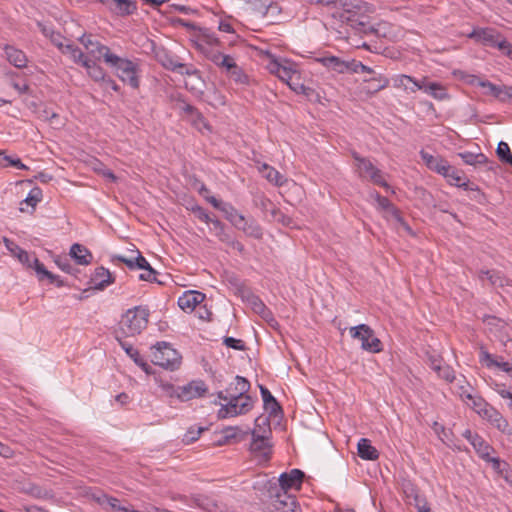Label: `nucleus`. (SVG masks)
Segmentation results:
<instances>
[{
    "mask_svg": "<svg viewBox=\"0 0 512 512\" xmlns=\"http://www.w3.org/2000/svg\"><path fill=\"white\" fill-rule=\"evenodd\" d=\"M152 349H154L152 352V362L155 365L171 371L180 367L182 357L170 343L165 341L157 342Z\"/></svg>",
    "mask_w": 512,
    "mask_h": 512,
    "instance_id": "20e7f679",
    "label": "nucleus"
},
{
    "mask_svg": "<svg viewBox=\"0 0 512 512\" xmlns=\"http://www.w3.org/2000/svg\"><path fill=\"white\" fill-rule=\"evenodd\" d=\"M150 311L145 306H135L128 309L122 316L119 323V329L115 331L121 336V340L125 337H133L139 335L148 325Z\"/></svg>",
    "mask_w": 512,
    "mask_h": 512,
    "instance_id": "f257e3e1",
    "label": "nucleus"
},
{
    "mask_svg": "<svg viewBox=\"0 0 512 512\" xmlns=\"http://www.w3.org/2000/svg\"><path fill=\"white\" fill-rule=\"evenodd\" d=\"M463 437L467 439L473 446L477 454L482 459H488V453L494 451L493 447L490 446L480 435L473 433L471 430L466 429L462 433Z\"/></svg>",
    "mask_w": 512,
    "mask_h": 512,
    "instance_id": "2eb2a0df",
    "label": "nucleus"
},
{
    "mask_svg": "<svg viewBox=\"0 0 512 512\" xmlns=\"http://www.w3.org/2000/svg\"><path fill=\"white\" fill-rule=\"evenodd\" d=\"M251 410V405L248 402H241L235 404L234 402L227 401L226 404H222L217 412L219 419H225L228 417H235L238 415L247 414Z\"/></svg>",
    "mask_w": 512,
    "mask_h": 512,
    "instance_id": "f3484780",
    "label": "nucleus"
},
{
    "mask_svg": "<svg viewBox=\"0 0 512 512\" xmlns=\"http://www.w3.org/2000/svg\"><path fill=\"white\" fill-rule=\"evenodd\" d=\"M305 478V473L300 469H292L290 472L282 473L278 481L275 479H271L266 481L264 487H270L274 491H287L291 488H295L296 490H300L302 482Z\"/></svg>",
    "mask_w": 512,
    "mask_h": 512,
    "instance_id": "0eeeda50",
    "label": "nucleus"
},
{
    "mask_svg": "<svg viewBox=\"0 0 512 512\" xmlns=\"http://www.w3.org/2000/svg\"><path fill=\"white\" fill-rule=\"evenodd\" d=\"M468 37L485 46L497 48L499 50H504L506 48L505 38L494 28H475Z\"/></svg>",
    "mask_w": 512,
    "mask_h": 512,
    "instance_id": "6e6552de",
    "label": "nucleus"
},
{
    "mask_svg": "<svg viewBox=\"0 0 512 512\" xmlns=\"http://www.w3.org/2000/svg\"><path fill=\"white\" fill-rule=\"evenodd\" d=\"M358 455L364 460H376L379 457V452L371 445L370 440L361 438L357 445Z\"/></svg>",
    "mask_w": 512,
    "mask_h": 512,
    "instance_id": "7c9ffc66",
    "label": "nucleus"
},
{
    "mask_svg": "<svg viewBox=\"0 0 512 512\" xmlns=\"http://www.w3.org/2000/svg\"><path fill=\"white\" fill-rule=\"evenodd\" d=\"M288 85L290 88L295 91L298 94H304L306 96H310V94L313 92V89L310 87H306L304 84L301 83H294L293 81L288 82Z\"/></svg>",
    "mask_w": 512,
    "mask_h": 512,
    "instance_id": "338daca9",
    "label": "nucleus"
},
{
    "mask_svg": "<svg viewBox=\"0 0 512 512\" xmlns=\"http://www.w3.org/2000/svg\"><path fill=\"white\" fill-rule=\"evenodd\" d=\"M191 210L199 220H201L205 223H212L216 230H222V222L220 220H218L217 218L210 217L207 210L204 209L203 207H201L199 205H195L192 207Z\"/></svg>",
    "mask_w": 512,
    "mask_h": 512,
    "instance_id": "e433bc0d",
    "label": "nucleus"
},
{
    "mask_svg": "<svg viewBox=\"0 0 512 512\" xmlns=\"http://www.w3.org/2000/svg\"><path fill=\"white\" fill-rule=\"evenodd\" d=\"M418 90H423L436 100H445L449 98L446 88L438 82H427L426 78L419 81L417 85Z\"/></svg>",
    "mask_w": 512,
    "mask_h": 512,
    "instance_id": "5701e85b",
    "label": "nucleus"
},
{
    "mask_svg": "<svg viewBox=\"0 0 512 512\" xmlns=\"http://www.w3.org/2000/svg\"><path fill=\"white\" fill-rule=\"evenodd\" d=\"M479 85H480L481 87H483V88H487V89H488L487 93H488V94H490V95H492V96H494L495 98H497V99H498V96H500V95H499V93H500V88H501V86H500V85H495V84H493L492 82H490V81H488V80L480 81V82H479Z\"/></svg>",
    "mask_w": 512,
    "mask_h": 512,
    "instance_id": "0e129e2a",
    "label": "nucleus"
},
{
    "mask_svg": "<svg viewBox=\"0 0 512 512\" xmlns=\"http://www.w3.org/2000/svg\"><path fill=\"white\" fill-rule=\"evenodd\" d=\"M205 299V295L199 291H186L178 298V306L183 311H193Z\"/></svg>",
    "mask_w": 512,
    "mask_h": 512,
    "instance_id": "4be33fe9",
    "label": "nucleus"
},
{
    "mask_svg": "<svg viewBox=\"0 0 512 512\" xmlns=\"http://www.w3.org/2000/svg\"><path fill=\"white\" fill-rule=\"evenodd\" d=\"M397 81L398 86H403L405 89H410L413 92L417 89V85L419 84V81L408 75H401Z\"/></svg>",
    "mask_w": 512,
    "mask_h": 512,
    "instance_id": "bf43d9fd",
    "label": "nucleus"
},
{
    "mask_svg": "<svg viewBox=\"0 0 512 512\" xmlns=\"http://www.w3.org/2000/svg\"><path fill=\"white\" fill-rule=\"evenodd\" d=\"M250 387V382L245 377L236 376L234 381L224 391L217 392V397L221 400L234 402L235 404L248 402L252 409L254 399L248 394Z\"/></svg>",
    "mask_w": 512,
    "mask_h": 512,
    "instance_id": "7ed1b4c3",
    "label": "nucleus"
},
{
    "mask_svg": "<svg viewBox=\"0 0 512 512\" xmlns=\"http://www.w3.org/2000/svg\"><path fill=\"white\" fill-rule=\"evenodd\" d=\"M5 55L10 64L17 68H24L27 65V57L25 53L14 46L5 45Z\"/></svg>",
    "mask_w": 512,
    "mask_h": 512,
    "instance_id": "bb28decb",
    "label": "nucleus"
},
{
    "mask_svg": "<svg viewBox=\"0 0 512 512\" xmlns=\"http://www.w3.org/2000/svg\"><path fill=\"white\" fill-rule=\"evenodd\" d=\"M369 179L376 185L389 189L390 186L386 182V180L382 176V172L379 169H376L370 176Z\"/></svg>",
    "mask_w": 512,
    "mask_h": 512,
    "instance_id": "e2e57ef3",
    "label": "nucleus"
},
{
    "mask_svg": "<svg viewBox=\"0 0 512 512\" xmlns=\"http://www.w3.org/2000/svg\"><path fill=\"white\" fill-rule=\"evenodd\" d=\"M106 64L114 69L121 81L128 83L133 89L139 88L138 65L136 63L113 54L112 56H107Z\"/></svg>",
    "mask_w": 512,
    "mask_h": 512,
    "instance_id": "f03ea898",
    "label": "nucleus"
},
{
    "mask_svg": "<svg viewBox=\"0 0 512 512\" xmlns=\"http://www.w3.org/2000/svg\"><path fill=\"white\" fill-rule=\"evenodd\" d=\"M223 344L227 346L228 348L238 350V351H244L246 350V344L241 339H236L234 337L225 336L223 338Z\"/></svg>",
    "mask_w": 512,
    "mask_h": 512,
    "instance_id": "4d7b16f0",
    "label": "nucleus"
},
{
    "mask_svg": "<svg viewBox=\"0 0 512 512\" xmlns=\"http://www.w3.org/2000/svg\"><path fill=\"white\" fill-rule=\"evenodd\" d=\"M198 43L204 44L207 47H214L219 46L221 42L213 33L203 30Z\"/></svg>",
    "mask_w": 512,
    "mask_h": 512,
    "instance_id": "6e6d98bb",
    "label": "nucleus"
},
{
    "mask_svg": "<svg viewBox=\"0 0 512 512\" xmlns=\"http://www.w3.org/2000/svg\"><path fill=\"white\" fill-rule=\"evenodd\" d=\"M115 8H110L116 15L125 17L136 13L137 2L135 0H111Z\"/></svg>",
    "mask_w": 512,
    "mask_h": 512,
    "instance_id": "c756f323",
    "label": "nucleus"
},
{
    "mask_svg": "<svg viewBox=\"0 0 512 512\" xmlns=\"http://www.w3.org/2000/svg\"><path fill=\"white\" fill-rule=\"evenodd\" d=\"M0 165L8 167L13 166L18 169H27V167L21 162L19 158L13 159L12 157L5 155L0 151Z\"/></svg>",
    "mask_w": 512,
    "mask_h": 512,
    "instance_id": "864d4df0",
    "label": "nucleus"
},
{
    "mask_svg": "<svg viewBox=\"0 0 512 512\" xmlns=\"http://www.w3.org/2000/svg\"><path fill=\"white\" fill-rule=\"evenodd\" d=\"M132 264H133V266H132L131 270L141 269L144 271H150L151 265L145 259V257L142 256V254L139 251H137V257L135 259H133Z\"/></svg>",
    "mask_w": 512,
    "mask_h": 512,
    "instance_id": "052dcab7",
    "label": "nucleus"
},
{
    "mask_svg": "<svg viewBox=\"0 0 512 512\" xmlns=\"http://www.w3.org/2000/svg\"><path fill=\"white\" fill-rule=\"evenodd\" d=\"M36 272L37 278L39 281H43L44 279H48L50 284H54V280H56L55 274L48 271L43 263L39 261L37 257L33 259V268Z\"/></svg>",
    "mask_w": 512,
    "mask_h": 512,
    "instance_id": "ea45409f",
    "label": "nucleus"
},
{
    "mask_svg": "<svg viewBox=\"0 0 512 512\" xmlns=\"http://www.w3.org/2000/svg\"><path fill=\"white\" fill-rule=\"evenodd\" d=\"M461 174H463L462 171L450 165L449 172L445 173L443 177L446 178L450 185L459 186L460 181L464 180V177Z\"/></svg>",
    "mask_w": 512,
    "mask_h": 512,
    "instance_id": "603ef678",
    "label": "nucleus"
},
{
    "mask_svg": "<svg viewBox=\"0 0 512 512\" xmlns=\"http://www.w3.org/2000/svg\"><path fill=\"white\" fill-rule=\"evenodd\" d=\"M106 502L110 506V508L115 512H140L138 510L130 509L129 507L122 506L120 500L114 497H107Z\"/></svg>",
    "mask_w": 512,
    "mask_h": 512,
    "instance_id": "13d9d810",
    "label": "nucleus"
},
{
    "mask_svg": "<svg viewBox=\"0 0 512 512\" xmlns=\"http://www.w3.org/2000/svg\"><path fill=\"white\" fill-rule=\"evenodd\" d=\"M349 333L352 338L361 341V348L371 353H379L383 350L382 342L374 334L373 329L366 325L360 324L351 327Z\"/></svg>",
    "mask_w": 512,
    "mask_h": 512,
    "instance_id": "423d86ee",
    "label": "nucleus"
},
{
    "mask_svg": "<svg viewBox=\"0 0 512 512\" xmlns=\"http://www.w3.org/2000/svg\"><path fill=\"white\" fill-rule=\"evenodd\" d=\"M81 44L84 45L86 50L88 51V54L92 56L95 60H103L105 63H107V56H112L113 53H111L110 48L106 45L101 44L100 42L93 40L92 35H83L80 38Z\"/></svg>",
    "mask_w": 512,
    "mask_h": 512,
    "instance_id": "9b49d317",
    "label": "nucleus"
},
{
    "mask_svg": "<svg viewBox=\"0 0 512 512\" xmlns=\"http://www.w3.org/2000/svg\"><path fill=\"white\" fill-rule=\"evenodd\" d=\"M347 72H350V73H368V74H371V75L375 74V72L373 71L372 68L364 65L362 62L357 61L355 59H353L351 61H348Z\"/></svg>",
    "mask_w": 512,
    "mask_h": 512,
    "instance_id": "8fccbe9b",
    "label": "nucleus"
},
{
    "mask_svg": "<svg viewBox=\"0 0 512 512\" xmlns=\"http://www.w3.org/2000/svg\"><path fill=\"white\" fill-rule=\"evenodd\" d=\"M271 9H273V3L266 4L259 0H256L253 3V10L260 13L262 16H266L268 14L269 10H271Z\"/></svg>",
    "mask_w": 512,
    "mask_h": 512,
    "instance_id": "69168bd1",
    "label": "nucleus"
},
{
    "mask_svg": "<svg viewBox=\"0 0 512 512\" xmlns=\"http://www.w3.org/2000/svg\"><path fill=\"white\" fill-rule=\"evenodd\" d=\"M500 96H498V100L501 102H508L512 100V86L502 85L500 88Z\"/></svg>",
    "mask_w": 512,
    "mask_h": 512,
    "instance_id": "774afa93",
    "label": "nucleus"
},
{
    "mask_svg": "<svg viewBox=\"0 0 512 512\" xmlns=\"http://www.w3.org/2000/svg\"><path fill=\"white\" fill-rule=\"evenodd\" d=\"M316 61L321 63L326 68L338 73H347L348 61H344L336 56H325L316 58Z\"/></svg>",
    "mask_w": 512,
    "mask_h": 512,
    "instance_id": "cd10ccee",
    "label": "nucleus"
},
{
    "mask_svg": "<svg viewBox=\"0 0 512 512\" xmlns=\"http://www.w3.org/2000/svg\"><path fill=\"white\" fill-rule=\"evenodd\" d=\"M271 72L275 73L281 80L288 82L293 81L294 77L298 78V72L291 66H285L277 61L271 63Z\"/></svg>",
    "mask_w": 512,
    "mask_h": 512,
    "instance_id": "c85d7f7f",
    "label": "nucleus"
},
{
    "mask_svg": "<svg viewBox=\"0 0 512 512\" xmlns=\"http://www.w3.org/2000/svg\"><path fill=\"white\" fill-rule=\"evenodd\" d=\"M479 278L480 280L487 279L494 287H504L508 284V279L496 270H481L479 272Z\"/></svg>",
    "mask_w": 512,
    "mask_h": 512,
    "instance_id": "473e14b6",
    "label": "nucleus"
},
{
    "mask_svg": "<svg viewBox=\"0 0 512 512\" xmlns=\"http://www.w3.org/2000/svg\"><path fill=\"white\" fill-rule=\"evenodd\" d=\"M42 200V190L39 187H34L30 190L28 196L21 201L20 205L26 204L27 206H31L30 214H32L35 210L37 203Z\"/></svg>",
    "mask_w": 512,
    "mask_h": 512,
    "instance_id": "c03bdc74",
    "label": "nucleus"
},
{
    "mask_svg": "<svg viewBox=\"0 0 512 512\" xmlns=\"http://www.w3.org/2000/svg\"><path fill=\"white\" fill-rule=\"evenodd\" d=\"M82 66H84L87 70V73L88 75L95 81V82H100L102 83V81L105 79V77L107 76L105 71L103 70V68L101 66H99L95 60H91L89 58H87Z\"/></svg>",
    "mask_w": 512,
    "mask_h": 512,
    "instance_id": "72a5a7b5",
    "label": "nucleus"
},
{
    "mask_svg": "<svg viewBox=\"0 0 512 512\" xmlns=\"http://www.w3.org/2000/svg\"><path fill=\"white\" fill-rule=\"evenodd\" d=\"M54 262L63 272L68 273L70 275L76 276L77 273L80 272V270L77 267L73 266L70 263V260L67 256L58 255L54 258Z\"/></svg>",
    "mask_w": 512,
    "mask_h": 512,
    "instance_id": "a18cd8bd",
    "label": "nucleus"
},
{
    "mask_svg": "<svg viewBox=\"0 0 512 512\" xmlns=\"http://www.w3.org/2000/svg\"><path fill=\"white\" fill-rule=\"evenodd\" d=\"M116 340L122 349L127 353V355L133 359L135 364L141 367L146 374L150 375L153 373L152 367L140 356L138 350H136L132 344L121 340V336L118 332L116 333Z\"/></svg>",
    "mask_w": 512,
    "mask_h": 512,
    "instance_id": "6ab92c4d",
    "label": "nucleus"
},
{
    "mask_svg": "<svg viewBox=\"0 0 512 512\" xmlns=\"http://www.w3.org/2000/svg\"><path fill=\"white\" fill-rule=\"evenodd\" d=\"M251 410V405L248 402H241L235 404L234 402L227 401L226 404H222L217 412L219 419H225L228 417H235L238 415L247 414Z\"/></svg>",
    "mask_w": 512,
    "mask_h": 512,
    "instance_id": "a211bd4d",
    "label": "nucleus"
},
{
    "mask_svg": "<svg viewBox=\"0 0 512 512\" xmlns=\"http://www.w3.org/2000/svg\"><path fill=\"white\" fill-rule=\"evenodd\" d=\"M496 154L502 163L508 164L512 167V153L506 142L500 141L498 143Z\"/></svg>",
    "mask_w": 512,
    "mask_h": 512,
    "instance_id": "de8ad7c7",
    "label": "nucleus"
},
{
    "mask_svg": "<svg viewBox=\"0 0 512 512\" xmlns=\"http://www.w3.org/2000/svg\"><path fill=\"white\" fill-rule=\"evenodd\" d=\"M252 442L250 444V451L262 457L264 461H268L271 457V443L267 436L257 434L256 430H252Z\"/></svg>",
    "mask_w": 512,
    "mask_h": 512,
    "instance_id": "ddd939ff",
    "label": "nucleus"
},
{
    "mask_svg": "<svg viewBox=\"0 0 512 512\" xmlns=\"http://www.w3.org/2000/svg\"><path fill=\"white\" fill-rule=\"evenodd\" d=\"M208 391V388L204 381L202 380H193L184 386H179L177 388V397L182 401H188L193 398H198L204 396V394Z\"/></svg>",
    "mask_w": 512,
    "mask_h": 512,
    "instance_id": "f8f14e48",
    "label": "nucleus"
},
{
    "mask_svg": "<svg viewBox=\"0 0 512 512\" xmlns=\"http://www.w3.org/2000/svg\"><path fill=\"white\" fill-rule=\"evenodd\" d=\"M61 52L63 54L69 55L75 63L81 65L88 58L84 55V53L78 46L71 43L65 44Z\"/></svg>",
    "mask_w": 512,
    "mask_h": 512,
    "instance_id": "a19ab883",
    "label": "nucleus"
},
{
    "mask_svg": "<svg viewBox=\"0 0 512 512\" xmlns=\"http://www.w3.org/2000/svg\"><path fill=\"white\" fill-rule=\"evenodd\" d=\"M246 299L252 305L254 312L259 314L261 318L268 322L272 327L278 324V322L273 316L272 311L268 307H266V305L258 296L250 292H247Z\"/></svg>",
    "mask_w": 512,
    "mask_h": 512,
    "instance_id": "dca6fc26",
    "label": "nucleus"
},
{
    "mask_svg": "<svg viewBox=\"0 0 512 512\" xmlns=\"http://www.w3.org/2000/svg\"><path fill=\"white\" fill-rule=\"evenodd\" d=\"M260 393L263 399V407L269 416L277 417L283 414V410L277 399L271 394L264 385H259Z\"/></svg>",
    "mask_w": 512,
    "mask_h": 512,
    "instance_id": "aec40b11",
    "label": "nucleus"
},
{
    "mask_svg": "<svg viewBox=\"0 0 512 512\" xmlns=\"http://www.w3.org/2000/svg\"><path fill=\"white\" fill-rule=\"evenodd\" d=\"M352 157L357 161L360 176L367 175L369 177L377 169L369 159L360 156L357 152H353Z\"/></svg>",
    "mask_w": 512,
    "mask_h": 512,
    "instance_id": "4c0bfd02",
    "label": "nucleus"
},
{
    "mask_svg": "<svg viewBox=\"0 0 512 512\" xmlns=\"http://www.w3.org/2000/svg\"><path fill=\"white\" fill-rule=\"evenodd\" d=\"M3 242L11 255L16 257L20 263L25 265L27 268H33V260L31 261L30 255L27 251L19 247L14 241L7 237L3 238Z\"/></svg>",
    "mask_w": 512,
    "mask_h": 512,
    "instance_id": "b1692460",
    "label": "nucleus"
},
{
    "mask_svg": "<svg viewBox=\"0 0 512 512\" xmlns=\"http://www.w3.org/2000/svg\"><path fill=\"white\" fill-rule=\"evenodd\" d=\"M228 73L238 83L245 84L248 82V76L242 71V69L238 65H236V68L231 69Z\"/></svg>",
    "mask_w": 512,
    "mask_h": 512,
    "instance_id": "680f3d73",
    "label": "nucleus"
},
{
    "mask_svg": "<svg viewBox=\"0 0 512 512\" xmlns=\"http://www.w3.org/2000/svg\"><path fill=\"white\" fill-rule=\"evenodd\" d=\"M485 414L487 415L489 421L502 433H505L507 435L512 434V429L508 423V421L497 411L491 410L490 412L488 410L485 411Z\"/></svg>",
    "mask_w": 512,
    "mask_h": 512,
    "instance_id": "2f4dec72",
    "label": "nucleus"
},
{
    "mask_svg": "<svg viewBox=\"0 0 512 512\" xmlns=\"http://www.w3.org/2000/svg\"><path fill=\"white\" fill-rule=\"evenodd\" d=\"M340 5L343 7L344 12L342 18L345 19L348 13H357L361 10V2L358 0H338Z\"/></svg>",
    "mask_w": 512,
    "mask_h": 512,
    "instance_id": "09e8293b",
    "label": "nucleus"
},
{
    "mask_svg": "<svg viewBox=\"0 0 512 512\" xmlns=\"http://www.w3.org/2000/svg\"><path fill=\"white\" fill-rule=\"evenodd\" d=\"M269 496V507L274 512H302L296 497L287 491H274L265 487Z\"/></svg>",
    "mask_w": 512,
    "mask_h": 512,
    "instance_id": "39448f33",
    "label": "nucleus"
},
{
    "mask_svg": "<svg viewBox=\"0 0 512 512\" xmlns=\"http://www.w3.org/2000/svg\"><path fill=\"white\" fill-rule=\"evenodd\" d=\"M345 21L356 33L368 35L376 32V29L370 22V17L366 14L359 12L348 13Z\"/></svg>",
    "mask_w": 512,
    "mask_h": 512,
    "instance_id": "9d476101",
    "label": "nucleus"
},
{
    "mask_svg": "<svg viewBox=\"0 0 512 512\" xmlns=\"http://www.w3.org/2000/svg\"><path fill=\"white\" fill-rule=\"evenodd\" d=\"M158 61L162 64V66L171 71H178L179 69H184L186 66L183 63H179L173 59L165 50L157 54Z\"/></svg>",
    "mask_w": 512,
    "mask_h": 512,
    "instance_id": "58836bf2",
    "label": "nucleus"
},
{
    "mask_svg": "<svg viewBox=\"0 0 512 512\" xmlns=\"http://www.w3.org/2000/svg\"><path fill=\"white\" fill-rule=\"evenodd\" d=\"M237 229L242 230L247 236L254 239H261L263 236L262 228L254 220L248 221L244 218L243 223Z\"/></svg>",
    "mask_w": 512,
    "mask_h": 512,
    "instance_id": "f704fd0d",
    "label": "nucleus"
},
{
    "mask_svg": "<svg viewBox=\"0 0 512 512\" xmlns=\"http://www.w3.org/2000/svg\"><path fill=\"white\" fill-rule=\"evenodd\" d=\"M69 256L78 265H89L93 261L92 253L82 244L75 243L70 247Z\"/></svg>",
    "mask_w": 512,
    "mask_h": 512,
    "instance_id": "393cba45",
    "label": "nucleus"
},
{
    "mask_svg": "<svg viewBox=\"0 0 512 512\" xmlns=\"http://www.w3.org/2000/svg\"><path fill=\"white\" fill-rule=\"evenodd\" d=\"M260 171L269 182L278 186L283 184V176L275 168L267 164H263Z\"/></svg>",
    "mask_w": 512,
    "mask_h": 512,
    "instance_id": "37998d69",
    "label": "nucleus"
},
{
    "mask_svg": "<svg viewBox=\"0 0 512 512\" xmlns=\"http://www.w3.org/2000/svg\"><path fill=\"white\" fill-rule=\"evenodd\" d=\"M207 428L205 427H190L188 429V431L186 432V434L184 435V438H183V441L186 443V444H191L193 442H195L196 440H198V438L200 437L201 433L204 432Z\"/></svg>",
    "mask_w": 512,
    "mask_h": 512,
    "instance_id": "5fc2aeb1",
    "label": "nucleus"
},
{
    "mask_svg": "<svg viewBox=\"0 0 512 512\" xmlns=\"http://www.w3.org/2000/svg\"><path fill=\"white\" fill-rule=\"evenodd\" d=\"M420 156L425 165L430 169L431 171H434L442 176L445 175V173L449 172L450 164L447 160H445L443 157L437 155H431L428 152L421 150Z\"/></svg>",
    "mask_w": 512,
    "mask_h": 512,
    "instance_id": "4468645a",
    "label": "nucleus"
},
{
    "mask_svg": "<svg viewBox=\"0 0 512 512\" xmlns=\"http://www.w3.org/2000/svg\"><path fill=\"white\" fill-rule=\"evenodd\" d=\"M93 169L96 173L102 175L110 182L114 183L118 180V177L113 173V171L106 168V166L98 160L94 163Z\"/></svg>",
    "mask_w": 512,
    "mask_h": 512,
    "instance_id": "3c124183",
    "label": "nucleus"
},
{
    "mask_svg": "<svg viewBox=\"0 0 512 512\" xmlns=\"http://www.w3.org/2000/svg\"><path fill=\"white\" fill-rule=\"evenodd\" d=\"M115 282V276L105 267H97L92 273L88 284V289L83 292H87L90 289L103 291L106 287Z\"/></svg>",
    "mask_w": 512,
    "mask_h": 512,
    "instance_id": "1a4fd4ad",
    "label": "nucleus"
},
{
    "mask_svg": "<svg viewBox=\"0 0 512 512\" xmlns=\"http://www.w3.org/2000/svg\"><path fill=\"white\" fill-rule=\"evenodd\" d=\"M220 211L224 213L226 219L236 228H238V226L244 221L245 217L239 213L238 210L235 209L230 203L226 202Z\"/></svg>",
    "mask_w": 512,
    "mask_h": 512,
    "instance_id": "c9c22d12",
    "label": "nucleus"
},
{
    "mask_svg": "<svg viewBox=\"0 0 512 512\" xmlns=\"http://www.w3.org/2000/svg\"><path fill=\"white\" fill-rule=\"evenodd\" d=\"M480 362L488 368L497 367L506 372L512 378V364L509 362L498 361L492 354L481 348Z\"/></svg>",
    "mask_w": 512,
    "mask_h": 512,
    "instance_id": "a878e982",
    "label": "nucleus"
},
{
    "mask_svg": "<svg viewBox=\"0 0 512 512\" xmlns=\"http://www.w3.org/2000/svg\"><path fill=\"white\" fill-rule=\"evenodd\" d=\"M364 81L367 82L368 91L371 93H376L387 87L389 84V80L381 75L378 77L371 76L369 78H365Z\"/></svg>",
    "mask_w": 512,
    "mask_h": 512,
    "instance_id": "79ce46f5",
    "label": "nucleus"
},
{
    "mask_svg": "<svg viewBox=\"0 0 512 512\" xmlns=\"http://www.w3.org/2000/svg\"><path fill=\"white\" fill-rule=\"evenodd\" d=\"M191 499L197 507L205 510L206 512H228V508L225 504L208 496L195 495Z\"/></svg>",
    "mask_w": 512,
    "mask_h": 512,
    "instance_id": "412c9836",
    "label": "nucleus"
},
{
    "mask_svg": "<svg viewBox=\"0 0 512 512\" xmlns=\"http://www.w3.org/2000/svg\"><path fill=\"white\" fill-rule=\"evenodd\" d=\"M196 47L214 64L219 65L221 58H223V54L221 52L215 50L214 47H207L201 43H196Z\"/></svg>",
    "mask_w": 512,
    "mask_h": 512,
    "instance_id": "49530a36",
    "label": "nucleus"
}]
</instances>
